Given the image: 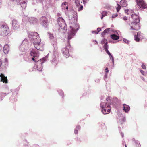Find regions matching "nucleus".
<instances>
[{
    "mask_svg": "<svg viewBox=\"0 0 147 147\" xmlns=\"http://www.w3.org/2000/svg\"><path fill=\"white\" fill-rule=\"evenodd\" d=\"M1 4V0H0V5Z\"/></svg>",
    "mask_w": 147,
    "mask_h": 147,
    "instance_id": "57",
    "label": "nucleus"
},
{
    "mask_svg": "<svg viewBox=\"0 0 147 147\" xmlns=\"http://www.w3.org/2000/svg\"><path fill=\"white\" fill-rule=\"evenodd\" d=\"M109 71L108 70V68H107L106 67L105 68V73L107 74L109 72Z\"/></svg>",
    "mask_w": 147,
    "mask_h": 147,
    "instance_id": "41",
    "label": "nucleus"
},
{
    "mask_svg": "<svg viewBox=\"0 0 147 147\" xmlns=\"http://www.w3.org/2000/svg\"><path fill=\"white\" fill-rule=\"evenodd\" d=\"M101 29L100 28H98L97 29V32L96 34H98V32H99L100 31H101Z\"/></svg>",
    "mask_w": 147,
    "mask_h": 147,
    "instance_id": "43",
    "label": "nucleus"
},
{
    "mask_svg": "<svg viewBox=\"0 0 147 147\" xmlns=\"http://www.w3.org/2000/svg\"><path fill=\"white\" fill-rule=\"evenodd\" d=\"M6 95V93H0V98L1 100H3V98Z\"/></svg>",
    "mask_w": 147,
    "mask_h": 147,
    "instance_id": "26",
    "label": "nucleus"
},
{
    "mask_svg": "<svg viewBox=\"0 0 147 147\" xmlns=\"http://www.w3.org/2000/svg\"><path fill=\"white\" fill-rule=\"evenodd\" d=\"M75 3L76 6L77 7H80V5L79 1H78V0H75Z\"/></svg>",
    "mask_w": 147,
    "mask_h": 147,
    "instance_id": "28",
    "label": "nucleus"
},
{
    "mask_svg": "<svg viewBox=\"0 0 147 147\" xmlns=\"http://www.w3.org/2000/svg\"><path fill=\"white\" fill-rule=\"evenodd\" d=\"M100 105L102 109L101 111L104 114H107L110 112L111 108L109 104L106 103L101 102Z\"/></svg>",
    "mask_w": 147,
    "mask_h": 147,
    "instance_id": "6",
    "label": "nucleus"
},
{
    "mask_svg": "<svg viewBox=\"0 0 147 147\" xmlns=\"http://www.w3.org/2000/svg\"><path fill=\"white\" fill-rule=\"evenodd\" d=\"M131 17L134 20L130 24V29L138 30L140 28V26L139 23L140 20L138 16L135 14H133L131 15Z\"/></svg>",
    "mask_w": 147,
    "mask_h": 147,
    "instance_id": "4",
    "label": "nucleus"
},
{
    "mask_svg": "<svg viewBox=\"0 0 147 147\" xmlns=\"http://www.w3.org/2000/svg\"><path fill=\"white\" fill-rule=\"evenodd\" d=\"M104 8L107 9L109 10L111 9V6L107 4L105 6Z\"/></svg>",
    "mask_w": 147,
    "mask_h": 147,
    "instance_id": "31",
    "label": "nucleus"
},
{
    "mask_svg": "<svg viewBox=\"0 0 147 147\" xmlns=\"http://www.w3.org/2000/svg\"><path fill=\"white\" fill-rule=\"evenodd\" d=\"M96 32H96V31H92V33H96Z\"/></svg>",
    "mask_w": 147,
    "mask_h": 147,
    "instance_id": "55",
    "label": "nucleus"
},
{
    "mask_svg": "<svg viewBox=\"0 0 147 147\" xmlns=\"http://www.w3.org/2000/svg\"><path fill=\"white\" fill-rule=\"evenodd\" d=\"M138 5L140 8L144 9L147 8V5L146 4L144 0H136Z\"/></svg>",
    "mask_w": 147,
    "mask_h": 147,
    "instance_id": "9",
    "label": "nucleus"
},
{
    "mask_svg": "<svg viewBox=\"0 0 147 147\" xmlns=\"http://www.w3.org/2000/svg\"><path fill=\"white\" fill-rule=\"evenodd\" d=\"M121 135L122 137H123L124 136V134L122 133H121Z\"/></svg>",
    "mask_w": 147,
    "mask_h": 147,
    "instance_id": "52",
    "label": "nucleus"
},
{
    "mask_svg": "<svg viewBox=\"0 0 147 147\" xmlns=\"http://www.w3.org/2000/svg\"><path fill=\"white\" fill-rule=\"evenodd\" d=\"M24 59H25V60L26 61H28L29 60V59H27L26 58V56H24Z\"/></svg>",
    "mask_w": 147,
    "mask_h": 147,
    "instance_id": "49",
    "label": "nucleus"
},
{
    "mask_svg": "<svg viewBox=\"0 0 147 147\" xmlns=\"http://www.w3.org/2000/svg\"><path fill=\"white\" fill-rule=\"evenodd\" d=\"M58 92L59 93V94L61 95L62 96V97H63V96L64 95V94L63 92L61 90H57Z\"/></svg>",
    "mask_w": 147,
    "mask_h": 147,
    "instance_id": "30",
    "label": "nucleus"
},
{
    "mask_svg": "<svg viewBox=\"0 0 147 147\" xmlns=\"http://www.w3.org/2000/svg\"><path fill=\"white\" fill-rule=\"evenodd\" d=\"M107 53L109 56L110 59V60H112L114 59V58L113 57L112 55L110 52H108V53Z\"/></svg>",
    "mask_w": 147,
    "mask_h": 147,
    "instance_id": "27",
    "label": "nucleus"
},
{
    "mask_svg": "<svg viewBox=\"0 0 147 147\" xmlns=\"http://www.w3.org/2000/svg\"><path fill=\"white\" fill-rule=\"evenodd\" d=\"M74 132L75 134H77L78 133V130H77V129L76 128L74 130Z\"/></svg>",
    "mask_w": 147,
    "mask_h": 147,
    "instance_id": "45",
    "label": "nucleus"
},
{
    "mask_svg": "<svg viewBox=\"0 0 147 147\" xmlns=\"http://www.w3.org/2000/svg\"><path fill=\"white\" fill-rule=\"evenodd\" d=\"M141 79L143 80L144 81L145 80V79L143 77H141Z\"/></svg>",
    "mask_w": 147,
    "mask_h": 147,
    "instance_id": "54",
    "label": "nucleus"
},
{
    "mask_svg": "<svg viewBox=\"0 0 147 147\" xmlns=\"http://www.w3.org/2000/svg\"><path fill=\"white\" fill-rule=\"evenodd\" d=\"M66 9L67 10L68 9V7L67 6L66 7Z\"/></svg>",
    "mask_w": 147,
    "mask_h": 147,
    "instance_id": "58",
    "label": "nucleus"
},
{
    "mask_svg": "<svg viewBox=\"0 0 147 147\" xmlns=\"http://www.w3.org/2000/svg\"><path fill=\"white\" fill-rule=\"evenodd\" d=\"M48 20L46 17L43 16L40 19V23L44 26L46 27L47 25Z\"/></svg>",
    "mask_w": 147,
    "mask_h": 147,
    "instance_id": "13",
    "label": "nucleus"
},
{
    "mask_svg": "<svg viewBox=\"0 0 147 147\" xmlns=\"http://www.w3.org/2000/svg\"><path fill=\"white\" fill-rule=\"evenodd\" d=\"M67 3L66 2H65L64 3H62V5L63 6V5H64L65 6H66L67 5Z\"/></svg>",
    "mask_w": 147,
    "mask_h": 147,
    "instance_id": "47",
    "label": "nucleus"
},
{
    "mask_svg": "<svg viewBox=\"0 0 147 147\" xmlns=\"http://www.w3.org/2000/svg\"><path fill=\"white\" fill-rule=\"evenodd\" d=\"M111 61H112V64H113V67H114V59L113 60H112Z\"/></svg>",
    "mask_w": 147,
    "mask_h": 147,
    "instance_id": "50",
    "label": "nucleus"
},
{
    "mask_svg": "<svg viewBox=\"0 0 147 147\" xmlns=\"http://www.w3.org/2000/svg\"><path fill=\"white\" fill-rule=\"evenodd\" d=\"M22 20L23 21H28L31 24L34 23L36 22V19L34 17L28 18L27 16H24Z\"/></svg>",
    "mask_w": 147,
    "mask_h": 147,
    "instance_id": "10",
    "label": "nucleus"
},
{
    "mask_svg": "<svg viewBox=\"0 0 147 147\" xmlns=\"http://www.w3.org/2000/svg\"><path fill=\"white\" fill-rule=\"evenodd\" d=\"M111 29L110 28H108L105 30L102 33V35H103L106 33H108Z\"/></svg>",
    "mask_w": 147,
    "mask_h": 147,
    "instance_id": "25",
    "label": "nucleus"
},
{
    "mask_svg": "<svg viewBox=\"0 0 147 147\" xmlns=\"http://www.w3.org/2000/svg\"><path fill=\"white\" fill-rule=\"evenodd\" d=\"M95 42H96V43L97 44V42L96 40H95Z\"/></svg>",
    "mask_w": 147,
    "mask_h": 147,
    "instance_id": "59",
    "label": "nucleus"
},
{
    "mask_svg": "<svg viewBox=\"0 0 147 147\" xmlns=\"http://www.w3.org/2000/svg\"><path fill=\"white\" fill-rule=\"evenodd\" d=\"M143 35L142 34H141L140 32H138L137 33V35H135L134 40L137 42H139L140 40V38H141L140 36Z\"/></svg>",
    "mask_w": 147,
    "mask_h": 147,
    "instance_id": "17",
    "label": "nucleus"
},
{
    "mask_svg": "<svg viewBox=\"0 0 147 147\" xmlns=\"http://www.w3.org/2000/svg\"><path fill=\"white\" fill-rule=\"evenodd\" d=\"M34 147H40L39 145L37 144L34 145Z\"/></svg>",
    "mask_w": 147,
    "mask_h": 147,
    "instance_id": "51",
    "label": "nucleus"
},
{
    "mask_svg": "<svg viewBox=\"0 0 147 147\" xmlns=\"http://www.w3.org/2000/svg\"><path fill=\"white\" fill-rule=\"evenodd\" d=\"M12 26L13 30H18L20 28V24L16 20L13 19L12 20Z\"/></svg>",
    "mask_w": 147,
    "mask_h": 147,
    "instance_id": "12",
    "label": "nucleus"
},
{
    "mask_svg": "<svg viewBox=\"0 0 147 147\" xmlns=\"http://www.w3.org/2000/svg\"><path fill=\"white\" fill-rule=\"evenodd\" d=\"M5 61L6 62H7V59L6 58H5Z\"/></svg>",
    "mask_w": 147,
    "mask_h": 147,
    "instance_id": "56",
    "label": "nucleus"
},
{
    "mask_svg": "<svg viewBox=\"0 0 147 147\" xmlns=\"http://www.w3.org/2000/svg\"><path fill=\"white\" fill-rule=\"evenodd\" d=\"M125 121V117H123L122 119H119L120 123L121 124H123Z\"/></svg>",
    "mask_w": 147,
    "mask_h": 147,
    "instance_id": "29",
    "label": "nucleus"
},
{
    "mask_svg": "<svg viewBox=\"0 0 147 147\" xmlns=\"http://www.w3.org/2000/svg\"><path fill=\"white\" fill-rule=\"evenodd\" d=\"M26 42V40H24L23 41L22 43L20 45L19 49L20 51H24L27 48V47L25 46L24 45L25 42Z\"/></svg>",
    "mask_w": 147,
    "mask_h": 147,
    "instance_id": "15",
    "label": "nucleus"
},
{
    "mask_svg": "<svg viewBox=\"0 0 147 147\" xmlns=\"http://www.w3.org/2000/svg\"><path fill=\"white\" fill-rule=\"evenodd\" d=\"M122 19L125 21L127 20V17L126 16H124L123 17Z\"/></svg>",
    "mask_w": 147,
    "mask_h": 147,
    "instance_id": "42",
    "label": "nucleus"
},
{
    "mask_svg": "<svg viewBox=\"0 0 147 147\" xmlns=\"http://www.w3.org/2000/svg\"><path fill=\"white\" fill-rule=\"evenodd\" d=\"M100 13L101 14V19H102L103 18L106 16L107 14V12L105 11H100Z\"/></svg>",
    "mask_w": 147,
    "mask_h": 147,
    "instance_id": "22",
    "label": "nucleus"
},
{
    "mask_svg": "<svg viewBox=\"0 0 147 147\" xmlns=\"http://www.w3.org/2000/svg\"><path fill=\"white\" fill-rule=\"evenodd\" d=\"M107 74L106 73L105 74V75L104 76V79L105 80V78H107Z\"/></svg>",
    "mask_w": 147,
    "mask_h": 147,
    "instance_id": "48",
    "label": "nucleus"
},
{
    "mask_svg": "<svg viewBox=\"0 0 147 147\" xmlns=\"http://www.w3.org/2000/svg\"><path fill=\"white\" fill-rule=\"evenodd\" d=\"M72 15H69V23L70 28L68 32V44L69 46V40L71 39L75 35L76 33L79 28V26L78 23L77 18V13L74 11H72Z\"/></svg>",
    "mask_w": 147,
    "mask_h": 147,
    "instance_id": "1",
    "label": "nucleus"
},
{
    "mask_svg": "<svg viewBox=\"0 0 147 147\" xmlns=\"http://www.w3.org/2000/svg\"><path fill=\"white\" fill-rule=\"evenodd\" d=\"M141 67L143 69H146V67L143 63H142Z\"/></svg>",
    "mask_w": 147,
    "mask_h": 147,
    "instance_id": "40",
    "label": "nucleus"
},
{
    "mask_svg": "<svg viewBox=\"0 0 147 147\" xmlns=\"http://www.w3.org/2000/svg\"><path fill=\"white\" fill-rule=\"evenodd\" d=\"M135 143H136L137 147H140L141 145L140 144L139 142L138 141L135 142Z\"/></svg>",
    "mask_w": 147,
    "mask_h": 147,
    "instance_id": "37",
    "label": "nucleus"
},
{
    "mask_svg": "<svg viewBox=\"0 0 147 147\" xmlns=\"http://www.w3.org/2000/svg\"><path fill=\"white\" fill-rule=\"evenodd\" d=\"M120 4L123 7H126L127 4L125 0H121L120 1Z\"/></svg>",
    "mask_w": 147,
    "mask_h": 147,
    "instance_id": "21",
    "label": "nucleus"
},
{
    "mask_svg": "<svg viewBox=\"0 0 147 147\" xmlns=\"http://www.w3.org/2000/svg\"><path fill=\"white\" fill-rule=\"evenodd\" d=\"M99 81H100V80H98V81H97V82H99Z\"/></svg>",
    "mask_w": 147,
    "mask_h": 147,
    "instance_id": "63",
    "label": "nucleus"
},
{
    "mask_svg": "<svg viewBox=\"0 0 147 147\" xmlns=\"http://www.w3.org/2000/svg\"><path fill=\"white\" fill-rule=\"evenodd\" d=\"M48 55L45 57L41 59L40 60L37 61V57L39 56V52L37 51H35L34 50L31 51L30 53L31 56L33 57L31 58V59L34 61L36 62L35 65L34 67L35 69H37V70L40 71H42V65L44 62L47 61Z\"/></svg>",
    "mask_w": 147,
    "mask_h": 147,
    "instance_id": "2",
    "label": "nucleus"
},
{
    "mask_svg": "<svg viewBox=\"0 0 147 147\" xmlns=\"http://www.w3.org/2000/svg\"><path fill=\"white\" fill-rule=\"evenodd\" d=\"M118 16V14L117 13L113 14L112 15V17L113 18H114Z\"/></svg>",
    "mask_w": 147,
    "mask_h": 147,
    "instance_id": "39",
    "label": "nucleus"
},
{
    "mask_svg": "<svg viewBox=\"0 0 147 147\" xmlns=\"http://www.w3.org/2000/svg\"><path fill=\"white\" fill-rule=\"evenodd\" d=\"M58 23L59 27V30H62L63 33H65L67 30V25L63 18L59 17L58 19Z\"/></svg>",
    "mask_w": 147,
    "mask_h": 147,
    "instance_id": "5",
    "label": "nucleus"
},
{
    "mask_svg": "<svg viewBox=\"0 0 147 147\" xmlns=\"http://www.w3.org/2000/svg\"><path fill=\"white\" fill-rule=\"evenodd\" d=\"M140 72L141 74L144 76H146V73L143 70H140Z\"/></svg>",
    "mask_w": 147,
    "mask_h": 147,
    "instance_id": "38",
    "label": "nucleus"
},
{
    "mask_svg": "<svg viewBox=\"0 0 147 147\" xmlns=\"http://www.w3.org/2000/svg\"><path fill=\"white\" fill-rule=\"evenodd\" d=\"M83 2L84 3L85 2V1L84 0H83Z\"/></svg>",
    "mask_w": 147,
    "mask_h": 147,
    "instance_id": "60",
    "label": "nucleus"
},
{
    "mask_svg": "<svg viewBox=\"0 0 147 147\" xmlns=\"http://www.w3.org/2000/svg\"><path fill=\"white\" fill-rule=\"evenodd\" d=\"M123 110L124 111L125 113H127L130 110V107L125 104H124L123 105Z\"/></svg>",
    "mask_w": 147,
    "mask_h": 147,
    "instance_id": "19",
    "label": "nucleus"
},
{
    "mask_svg": "<svg viewBox=\"0 0 147 147\" xmlns=\"http://www.w3.org/2000/svg\"><path fill=\"white\" fill-rule=\"evenodd\" d=\"M76 128L77 129V130H79L80 129V126H77Z\"/></svg>",
    "mask_w": 147,
    "mask_h": 147,
    "instance_id": "46",
    "label": "nucleus"
},
{
    "mask_svg": "<svg viewBox=\"0 0 147 147\" xmlns=\"http://www.w3.org/2000/svg\"><path fill=\"white\" fill-rule=\"evenodd\" d=\"M125 147H127V146H126V145H125Z\"/></svg>",
    "mask_w": 147,
    "mask_h": 147,
    "instance_id": "64",
    "label": "nucleus"
},
{
    "mask_svg": "<svg viewBox=\"0 0 147 147\" xmlns=\"http://www.w3.org/2000/svg\"><path fill=\"white\" fill-rule=\"evenodd\" d=\"M28 36L33 42L34 47L36 49L41 51L43 50L44 44L41 42V40L37 32H31Z\"/></svg>",
    "mask_w": 147,
    "mask_h": 147,
    "instance_id": "3",
    "label": "nucleus"
},
{
    "mask_svg": "<svg viewBox=\"0 0 147 147\" xmlns=\"http://www.w3.org/2000/svg\"><path fill=\"white\" fill-rule=\"evenodd\" d=\"M111 97H107L106 98V100L108 102H109V100H110Z\"/></svg>",
    "mask_w": 147,
    "mask_h": 147,
    "instance_id": "44",
    "label": "nucleus"
},
{
    "mask_svg": "<svg viewBox=\"0 0 147 147\" xmlns=\"http://www.w3.org/2000/svg\"><path fill=\"white\" fill-rule=\"evenodd\" d=\"M103 47L107 53H108V52H109L108 50L109 46L107 44V43H106L104 44Z\"/></svg>",
    "mask_w": 147,
    "mask_h": 147,
    "instance_id": "24",
    "label": "nucleus"
},
{
    "mask_svg": "<svg viewBox=\"0 0 147 147\" xmlns=\"http://www.w3.org/2000/svg\"><path fill=\"white\" fill-rule=\"evenodd\" d=\"M49 37L51 40V43L53 45L55 48H57V40L54 37L53 34H49Z\"/></svg>",
    "mask_w": 147,
    "mask_h": 147,
    "instance_id": "11",
    "label": "nucleus"
},
{
    "mask_svg": "<svg viewBox=\"0 0 147 147\" xmlns=\"http://www.w3.org/2000/svg\"><path fill=\"white\" fill-rule=\"evenodd\" d=\"M2 64V62L1 60L0 59V67L1 66Z\"/></svg>",
    "mask_w": 147,
    "mask_h": 147,
    "instance_id": "53",
    "label": "nucleus"
},
{
    "mask_svg": "<svg viewBox=\"0 0 147 147\" xmlns=\"http://www.w3.org/2000/svg\"><path fill=\"white\" fill-rule=\"evenodd\" d=\"M59 58L58 57H56L55 55L53 57V59L51 61L52 63L54 65H56L59 62Z\"/></svg>",
    "mask_w": 147,
    "mask_h": 147,
    "instance_id": "16",
    "label": "nucleus"
},
{
    "mask_svg": "<svg viewBox=\"0 0 147 147\" xmlns=\"http://www.w3.org/2000/svg\"><path fill=\"white\" fill-rule=\"evenodd\" d=\"M24 142H27L26 140H25L24 141Z\"/></svg>",
    "mask_w": 147,
    "mask_h": 147,
    "instance_id": "61",
    "label": "nucleus"
},
{
    "mask_svg": "<svg viewBox=\"0 0 147 147\" xmlns=\"http://www.w3.org/2000/svg\"><path fill=\"white\" fill-rule=\"evenodd\" d=\"M62 52L64 56L67 58L69 56V49L67 47L63 48L62 49Z\"/></svg>",
    "mask_w": 147,
    "mask_h": 147,
    "instance_id": "14",
    "label": "nucleus"
},
{
    "mask_svg": "<svg viewBox=\"0 0 147 147\" xmlns=\"http://www.w3.org/2000/svg\"><path fill=\"white\" fill-rule=\"evenodd\" d=\"M132 11L129 9H126L125 10V13L127 14H129V13L132 12Z\"/></svg>",
    "mask_w": 147,
    "mask_h": 147,
    "instance_id": "33",
    "label": "nucleus"
},
{
    "mask_svg": "<svg viewBox=\"0 0 147 147\" xmlns=\"http://www.w3.org/2000/svg\"><path fill=\"white\" fill-rule=\"evenodd\" d=\"M20 4L22 9H25L26 7L27 0H11Z\"/></svg>",
    "mask_w": 147,
    "mask_h": 147,
    "instance_id": "8",
    "label": "nucleus"
},
{
    "mask_svg": "<svg viewBox=\"0 0 147 147\" xmlns=\"http://www.w3.org/2000/svg\"><path fill=\"white\" fill-rule=\"evenodd\" d=\"M9 51V46L7 44L5 45L3 47V52L5 54H7Z\"/></svg>",
    "mask_w": 147,
    "mask_h": 147,
    "instance_id": "20",
    "label": "nucleus"
},
{
    "mask_svg": "<svg viewBox=\"0 0 147 147\" xmlns=\"http://www.w3.org/2000/svg\"><path fill=\"white\" fill-rule=\"evenodd\" d=\"M0 76L1 78V81L3 82V83H7L8 82L7 77H5L4 75L2 74H1Z\"/></svg>",
    "mask_w": 147,
    "mask_h": 147,
    "instance_id": "18",
    "label": "nucleus"
},
{
    "mask_svg": "<svg viewBox=\"0 0 147 147\" xmlns=\"http://www.w3.org/2000/svg\"><path fill=\"white\" fill-rule=\"evenodd\" d=\"M134 28H135V27H136V25L135 24H134Z\"/></svg>",
    "mask_w": 147,
    "mask_h": 147,
    "instance_id": "62",
    "label": "nucleus"
},
{
    "mask_svg": "<svg viewBox=\"0 0 147 147\" xmlns=\"http://www.w3.org/2000/svg\"><path fill=\"white\" fill-rule=\"evenodd\" d=\"M107 42V40L105 39H103L101 41V43L102 44L104 43L105 44Z\"/></svg>",
    "mask_w": 147,
    "mask_h": 147,
    "instance_id": "34",
    "label": "nucleus"
},
{
    "mask_svg": "<svg viewBox=\"0 0 147 147\" xmlns=\"http://www.w3.org/2000/svg\"><path fill=\"white\" fill-rule=\"evenodd\" d=\"M117 7L116 8V9L117 12H118L121 9V6L119 4L117 3Z\"/></svg>",
    "mask_w": 147,
    "mask_h": 147,
    "instance_id": "32",
    "label": "nucleus"
},
{
    "mask_svg": "<svg viewBox=\"0 0 147 147\" xmlns=\"http://www.w3.org/2000/svg\"><path fill=\"white\" fill-rule=\"evenodd\" d=\"M111 38L114 40H118L119 38V36H117L115 34L111 35Z\"/></svg>",
    "mask_w": 147,
    "mask_h": 147,
    "instance_id": "23",
    "label": "nucleus"
},
{
    "mask_svg": "<svg viewBox=\"0 0 147 147\" xmlns=\"http://www.w3.org/2000/svg\"><path fill=\"white\" fill-rule=\"evenodd\" d=\"M123 41L126 43H127V44H129V41L127 40L125 38H123Z\"/></svg>",
    "mask_w": 147,
    "mask_h": 147,
    "instance_id": "36",
    "label": "nucleus"
},
{
    "mask_svg": "<svg viewBox=\"0 0 147 147\" xmlns=\"http://www.w3.org/2000/svg\"><path fill=\"white\" fill-rule=\"evenodd\" d=\"M80 7H79L78 9V11H80L81 10H82L83 9V6L82 5H80Z\"/></svg>",
    "mask_w": 147,
    "mask_h": 147,
    "instance_id": "35",
    "label": "nucleus"
},
{
    "mask_svg": "<svg viewBox=\"0 0 147 147\" xmlns=\"http://www.w3.org/2000/svg\"><path fill=\"white\" fill-rule=\"evenodd\" d=\"M1 32L0 34L3 36L7 35L9 33L8 27L6 25H2L1 26Z\"/></svg>",
    "mask_w": 147,
    "mask_h": 147,
    "instance_id": "7",
    "label": "nucleus"
}]
</instances>
